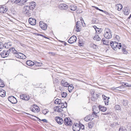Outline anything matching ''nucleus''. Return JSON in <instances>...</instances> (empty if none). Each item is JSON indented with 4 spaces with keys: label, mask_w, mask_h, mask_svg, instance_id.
Masks as SVG:
<instances>
[{
    "label": "nucleus",
    "mask_w": 131,
    "mask_h": 131,
    "mask_svg": "<svg viewBox=\"0 0 131 131\" xmlns=\"http://www.w3.org/2000/svg\"><path fill=\"white\" fill-rule=\"evenodd\" d=\"M122 85L125 87H131V84H129L127 83H123Z\"/></svg>",
    "instance_id": "31"
},
{
    "label": "nucleus",
    "mask_w": 131,
    "mask_h": 131,
    "mask_svg": "<svg viewBox=\"0 0 131 131\" xmlns=\"http://www.w3.org/2000/svg\"><path fill=\"white\" fill-rule=\"evenodd\" d=\"M109 98H108V99L106 100H105V101H104L105 104L106 105H107L108 104V102H109V101L108 100V99Z\"/></svg>",
    "instance_id": "49"
},
{
    "label": "nucleus",
    "mask_w": 131,
    "mask_h": 131,
    "mask_svg": "<svg viewBox=\"0 0 131 131\" xmlns=\"http://www.w3.org/2000/svg\"><path fill=\"white\" fill-rule=\"evenodd\" d=\"M49 112V111L48 110L45 109L42 110V113L44 114L45 115Z\"/></svg>",
    "instance_id": "39"
},
{
    "label": "nucleus",
    "mask_w": 131,
    "mask_h": 131,
    "mask_svg": "<svg viewBox=\"0 0 131 131\" xmlns=\"http://www.w3.org/2000/svg\"><path fill=\"white\" fill-rule=\"evenodd\" d=\"M92 110L93 113L95 115H96L100 111L99 106L95 107L94 108L93 107Z\"/></svg>",
    "instance_id": "14"
},
{
    "label": "nucleus",
    "mask_w": 131,
    "mask_h": 131,
    "mask_svg": "<svg viewBox=\"0 0 131 131\" xmlns=\"http://www.w3.org/2000/svg\"><path fill=\"white\" fill-rule=\"evenodd\" d=\"M66 82L64 80H62L61 81V85L63 86V84H64V83Z\"/></svg>",
    "instance_id": "60"
},
{
    "label": "nucleus",
    "mask_w": 131,
    "mask_h": 131,
    "mask_svg": "<svg viewBox=\"0 0 131 131\" xmlns=\"http://www.w3.org/2000/svg\"><path fill=\"white\" fill-rule=\"evenodd\" d=\"M6 92L5 91H0V96L2 97H4L5 96Z\"/></svg>",
    "instance_id": "26"
},
{
    "label": "nucleus",
    "mask_w": 131,
    "mask_h": 131,
    "mask_svg": "<svg viewBox=\"0 0 131 131\" xmlns=\"http://www.w3.org/2000/svg\"><path fill=\"white\" fill-rule=\"evenodd\" d=\"M41 121L46 123H47V120L45 119H42Z\"/></svg>",
    "instance_id": "64"
},
{
    "label": "nucleus",
    "mask_w": 131,
    "mask_h": 131,
    "mask_svg": "<svg viewBox=\"0 0 131 131\" xmlns=\"http://www.w3.org/2000/svg\"><path fill=\"white\" fill-rule=\"evenodd\" d=\"M118 131H127L126 129L122 127H121L119 129Z\"/></svg>",
    "instance_id": "38"
},
{
    "label": "nucleus",
    "mask_w": 131,
    "mask_h": 131,
    "mask_svg": "<svg viewBox=\"0 0 131 131\" xmlns=\"http://www.w3.org/2000/svg\"><path fill=\"white\" fill-rule=\"evenodd\" d=\"M123 13L125 15H127L129 14L130 12V10L127 7H124L123 9Z\"/></svg>",
    "instance_id": "12"
},
{
    "label": "nucleus",
    "mask_w": 131,
    "mask_h": 131,
    "mask_svg": "<svg viewBox=\"0 0 131 131\" xmlns=\"http://www.w3.org/2000/svg\"><path fill=\"white\" fill-rule=\"evenodd\" d=\"M111 33H109L108 34H105L104 36L106 39H110L112 37Z\"/></svg>",
    "instance_id": "20"
},
{
    "label": "nucleus",
    "mask_w": 131,
    "mask_h": 131,
    "mask_svg": "<svg viewBox=\"0 0 131 131\" xmlns=\"http://www.w3.org/2000/svg\"><path fill=\"white\" fill-rule=\"evenodd\" d=\"M115 38L118 40H119L120 39L119 36L118 35H116L115 37Z\"/></svg>",
    "instance_id": "61"
},
{
    "label": "nucleus",
    "mask_w": 131,
    "mask_h": 131,
    "mask_svg": "<svg viewBox=\"0 0 131 131\" xmlns=\"http://www.w3.org/2000/svg\"><path fill=\"white\" fill-rule=\"evenodd\" d=\"M30 12V11L25 12V14L27 16L30 17L31 16V13Z\"/></svg>",
    "instance_id": "46"
},
{
    "label": "nucleus",
    "mask_w": 131,
    "mask_h": 131,
    "mask_svg": "<svg viewBox=\"0 0 131 131\" xmlns=\"http://www.w3.org/2000/svg\"><path fill=\"white\" fill-rule=\"evenodd\" d=\"M68 88V90L69 89L70 90H72L74 88V86L73 84H71L70 85H69Z\"/></svg>",
    "instance_id": "33"
},
{
    "label": "nucleus",
    "mask_w": 131,
    "mask_h": 131,
    "mask_svg": "<svg viewBox=\"0 0 131 131\" xmlns=\"http://www.w3.org/2000/svg\"><path fill=\"white\" fill-rule=\"evenodd\" d=\"M91 94L92 95L93 97H95V95L96 97H97V95H98L97 94H96L93 91H92V92H91Z\"/></svg>",
    "instance_id": "40"
},
{
    "label": "nucleus",
    "mask_w": 131,
    "mask_h": 131,
    "mask_svg": "<svg viewBox=\"0 0 131 131\" xmlns=\"http://www.w3.org/2000/svg\"><path fill=\"white\" fill-rule=\"evenodd\" d=\"M64 124L67 125H71L72 123L71 119L67 118H65L64 120Z\"/></svg>",
    "instance_id": "4"
},
{
    "label": "nucleus",
    "mask_w": 131,
    "mask_h": 131,
    "mask_svg": "<svg viewBox=\"0 0 131 131\" xmlns=\"http://www.w3.org/2000/svg\"><path fill=\"white\" fill-rule=\"evenodd\" d=\"M8 100L12 104H15L17 102L16 99L14 96H12L9 97H8Z\"/></svg>",
    "instance_id": "5"
},
{
    "label": "nucleus",
    "mask_w": 131,
    "mask_h": 131,
    "mask_svg": "<svg viewBox=\"0 0 131 131\" xmlns=\"http://www.w3.org/2000/svg\"><path fill=\"white\" fill-rule=\"evenodd\" d=\"M19 54H20V57H19V58L24 59L26 58V56L24 54L20 53H19Z\"/></svg>",
    "instance_id": "30"
},
{
    "label": "nucleus",
    "mask_w": 131,
    "mask_h": 131,
    "mask_svg": "<svg viewBox=\"0 0 131 131\" xmlns=\"http://www.w3.org/2000/svg\"><path fill=\"white\" fill-rule=\"evenodd\" d=\"M93 122H89L88 124V126L90 128H91L93 126Z\"/></svg>",
    "instance_id": "35"
},
{
    "label": "nucleus",
    "mask_w": 131,
    "mask_h": 131,
    "mask_svg": "<svg viewBox=\"0 0 131 131\" xmlns=\"http://www.w3.org/2000/svg\"><path fill=\"white\" fill-rule=\"evenodd\" d=\"M9 50L10 51H10H12V52L14 54H15V55H16V53H17V51L15 50V48H10L9 49Z\"/></svg>",
    "instance_id": "29"
},
{
    "label": "nucleus",
    "mask_w": 131,
    "mask_h": 131,
    "mask_svg": "<svg viewBox=\"0 0 131 131\" xmlns=\"http://www.w3.org/2000/svg\"><path fill=\"white\" fill-rule=\"evenodd\" d=\"M25 96V95L24 94L21 95H20V98L23 100H24V99H25L24 97Z\"/></svg>",
    "instance_id": "53"
},
{
    "label": "nucleus",
    "mask_w": 131,
    "mask_h": 131,
    "mask_svg": "<svg viewBox=\"0 0 131 131\" xmlns=\"http://www.w3.org/2000/svg\"><path fill=\"white\" fill-rule=\"evenodd\" d=\"M11 1L13 3H15L16 4H18L21 1V0H11Z\"/></svg>",
    "instance_id": "34"
},
{
    "label": "nucleus",
    "mask_w": 131,
    "mask_h": 131,
    "mask_svg": "<svg viewBox=\"0 0 131 131\" xmlns=\"http://www.w3.org/2000/svg\"><path fill=\"white\" fill-rule=\"evenodd\" d=\"M122 51L123 52V53L125 54H127L128 53V52L127 50L125 48H123L122 50Z\"/></svg>",
    "instance_id": "37"
},
{
    "label": "nucleus",
    "mask_w": 131,
    "mask_h": 131,
    "mask_svg": "<svg viewBox=\"0 0 131 131\" xmlns=\"http://www.w3.org/2000/svg\"><path fill=\"white\" fill-rule=\"evenodd\" d=\"M20 53H17L16 54V55H15V56L17 57V58H19L20 57V54H19Z\"/></svg>",
    "instance_id": "59"
},
{
    "label": "nucleus",
    "mask_w": 131,
    "mask_h": 131,
    "mask_svg": "<svg viewBox=\"0 0 131 131\" xmlns=\"http://www.w3.org/2000/svg\"><path fill=\"white\" fill-rule=\"evenodd\" d=\"M58 106H56L54 109V111H57L58 112Z\"/></svg>",
    "instance_id": "63"
},
{
    "label": "nucleus",
    "mask_w": 131,
    "mask_h": 131,
    "mask_svg": "<svg viewBox=\"0 0 131 131\" xmlns=\"http://www.w3.org/2000/svg\"><path fill=\"white\" fill-rule=\"evenodd\" d=\"M115 108L116 110H119L120 109V106L119 105H116L115 106Z\"/></svg>",
    "instance_id": "43"
},
{
    "label": "nucleus",
    "mask_w": 131,
    "mask_h": 131,
    "mask_svg": "<svg viewBox=\"0 0 131 131\" xmlns=\"http://www.w3.org/2000/svg\"><path fill=\"white\" fill-rule=\"evenodd\" d=\"M76 30L77 32H80V28H79V27L76 26L75 27Z\"/></svg>",
    "instance_id": "54"
},
{
    "label": "nucleus",
    "mask_w": 131,
    "mask_h": 131,
    "mask_svg": "<svg viewBox=\"0 0 131 131\" xmlns=\"http://www.w3.org/2000/svg\"><path fill=\"white\" fill-rule=\"evenodd\" d=\"M29 97L28 95H25V96L24 97V100L26 101H28L29 99Z\"/></svg>",
    "instance_id": "44"
},
{
    "label": "nucleus",
    "mask_w": 131,
    "mask_h": 131,
    "mask_svg": "<svg viewBox=\"0 0 131 131\" xmlns=\"http://www.w3.org/2000/svg\"><path fill=\"white\" fill-rule=\"evenodd\" d=\"M60 106H58V112L60 113L62 112V110L60 107Z\"/></svg>",
    "instance_id": "51"
},
{
    "label": "nucleus",
    "mask_w": 131,
    "mask_h": 131,
    "mask_svg": "<svg viewBox=\"0 0 131 131\" xmlns=\"http://www.w3.org/2000/svg\"><path fill=\"white\" fill-rule=\"evenodd\" d=\"M34 64L37 66L39 67L41 66L42 63L40 62H38L36 61H34Z\"/></svg>",
    "instance_id": "28"
},
{
    "label": "nucleus",
    "mask_w": 131,
    "mask_h": 131,
    "mask_svg": "<svg viewBox=\"0 0 131 131\" xmlns=\"http://www.w3.org/2000/svg\"><path fill=\"white\" fill-rule=\"evenodd\" d=\"M69 84L67 82H66L64 83V84H63V86L65 87H68L69 86Z\"/></svg>",
    "instance_id": "50"
},
{
    "label": "nucleus",
    "mask_w": 131,
    "mask_h": 131,
    "mask_svg": "<svg viewBox=\"0 0 131 131\" xmlns=\"http://www.w3.org/2000/svg\"><path fill=\"white\" fill-rule=\"evenodd\" d=\"M70 8L72 11H74L76 10L77 7L75 5H72L70 6Z\"/></svg>",
    "instance_id": "25"
},
{
    "label": "nucleus",
    "mask_w": 131,
    "mask_h": 131,
    "mask_svg": "<svg viewBox=\"0 0 131 131\" xmlns=\"http://www.w3.org/2000/svg\"><path fill=\"white\" fill-rule=\"evenodd\" d=\"M80 126V128H81L82 129H84V125L81 124L80 123L79 124Z\"/></svg>",
    "instance_id": "47"
},
{
    "label": "nucleus",
    "mask_w": 131,
    "mask_h": 131,
    "mask_svg": "<svg viewBox=\"0 0 131 131\" xmlns=\"http://www.w3.org/2000/svg\"><path fill=\"white\" fill-rule=\"evenodd\" d=\"M93 39L94 40L97 41H99L101 40V38L98 35H96L93 37Z\"/></svg>",
    "instance_id": "24"
},
{
    "label": "nucleus",
    "mask_w": 131,
    "mask_h": 131,
    "mask_svg": "<svg viewBox=\"0 0 131 131\" xmlns=\"http://www.w3.org/2000/svg\"><path fill=\"white\" fill-rule=\"evenodd\" d=\"M27 114L30 115H31L32 116H34L35 117H36L39 120V121H41V119H40L39 118L37 117L36 116L34 115H33L32 114Z\"/></svg>",
    "instance_id": "52"
},
{
    "label": "nucleus",
    "mask_w": 131,
    "mask_h": 131,
    "mask_svg": "<svg viewBox=\"0 0 131 131\" xmlns=\"http://www.w3.org/2000/svg\"><path fill=\"white\" fill-rule=\"evenodd\" d=\"M26 63L28 66H32L34 64V61H32L30 60H28L27 61Z\"/></svg>",
    "instance_id": "18"
},
{
    "label": "nucleus",
    "mask_w": 131,
    "mask_h": 131,
    "mask_svg": "<svg viewBox=\"0 0 131 131\" xmlns=\"http://www.w3.org/2000/svg\"><path fill=\"white\" fill-rule=\"evenodd\" d=\"M4 44L0 41V49H2L4 47Z\"/></svg>",
    "instance_id": "48"
},
{
    "label": "nucleus",
    "mask_w": 131,
    "mask_h": 131,
    "mask_svg": "<svg viewBox=\"0 0 131 131\" xmlns=\"http://www.w3.org/2000/svg\"><path fill=\"white\" fill-rule=\"evenodd\" d=\"M64 103H62L60 104V107L62 108H66L67 106V104L66 102H65Z\"/></svg>",
    "instance_id": "23"
},
{
    "label": "nucleus",
    "mask_w": 131,
    "mask_h": 131,
    "mask_svg": "<svg viewBox=\"0 0 131 131\" xmlns=\"http://www.w3.org/2000/svg\"><path fill=\"white\" fill-rule=\"evenodd\" d=\"M102 41L103 42V44L105 45H107L108 42L105 40V39L103 38L102 40Z\"/></svg>",
    "instance_id": "36"
},
{
    "label": "nucleus",
    "mask_w": 131,
    "mask_h": 131,
    "mask_svg": "<svg viewBox=\"0 0 131 131\" xmlns=\"http://www.w3.org/2000/svg\"><path fill=\"white\" fill-rule=\"evenodd\" d=\"M95 31L96 32H97V31H98L99 33L101 32L100 28H96V29L95 30Z\"/></svg>",
    "instance_id": "56"
},
{
    "label": "nucleus",
    "mask_w": 131,
    "mask_h": 131,
    "mask_svg": "<svg viewBox=\"0 0 131 131\" xmlns=\"http://www.w3.org/2000/svg\"><path fill=\"white\" fill-rule=\"evenodd\" d=\"M36 6V3L34 2H31L29 3V5L28 6L30 8V10H32L35 8Z\"/></svg>",
    "instance_id": "13"
},
{
    "label": "nucleus",
    "mask_w": 131,
    "mask_h": 131,
    "mask_svg": "<svg viewBox=\"0 0 131 131\" xmlns=\"http://www.w3.org/2000/svg\"><path fill=\"white\" fill-rule=\"evenodd\" d=\"M28 21L29 23L32 25H35L36 23V20L35 19L32 18H29L28 19Z\"/></svg>",
    "instance_id": "11"
},
{
    "label": "nucleus",
    "mask_w": 131,
    "mask_h": 131,
    "mask_svg": "<svg viewBox=\"0 0 131 131\" xmlns=\"http://www.w3.org/2000/svg\"><path fill=\"white\" fill-rule=\"evenodd\" d=\"M5 86L4 83L3 82H1L0 83V87L3 88Z\"/></svg>",
    "instance_id": "55"
},
{
    "label": "nucleus",
    "mask_w": 131,
    "mask_h": 131,
    "mask_svg": "<svg viewBox=\"0 0 131 131\" xmlns=\"http://www.w3.org/2000/svg\"><path fill=\"white\" fill-rule=\"evenodd\" d=\"M54 119L57 123L60 125L62 124L63 122L62 119L59 116L55 117Z\"/></svg>",
    "instance_id": "9"
},
{
    "label": "nucleus",
    "mask_w": 131,
    "mask_h": 131,
    "mask_svg": "<svg viewBox=\"0 0 131 131\" xmlns=\"http://www.w3.org/2000/svg\"><path fill=\"white\" fill-rule=\"evenodd\" d=\"M30 110L34 113H37L39 111V108L36 105H34L30 108Z\"/></svg>",
    "instance_id": "2"
},
{
    "label": "nucleus",
    "mask_w": 131,
    "mask_h": 131,
    "mask_svg": "<svg viewBox=\"0 0 131 131\" xmlns=\"http://www.w3.org/2000/svg\"><path fill=\"white\" fill-rule=\"evenodd\" d=\"M92 116V115H89L84 118V120L86 122H88V121H91L92 119H93V118H91Z\"/></svg>",
    "instance_id": "16"
},
{
    "label": "nucleus",
    "mask_w": 131,
    "mask_h": 131,
    "mask_svg": "<svg viewBox=\"0 0 131 131\" xmlns=\"http://www.w3.org/2000/svg\"><path fill=\"white\" fill-rule=\"evenodd\" d=\"M54 103L56 104H58L60 105L61 103V99H56L54 101Z\"/></svg>",
    "instance_id": "27"
},
{
    "label": "nucleus",
    "mask_w": 131,
    "mask_h": 131,
    "mask_svg": "<svg viewBox=\"0 0 131 131\" xmlns=\"http://www.w3.org/2000/svg\"><path fill=\"white\" fill-rule=\"evenodd\" d=\"M7 10V9L5 6L0 7V12L1 13H4L6 12Z\"/></svg>",
    "instance_id": "15"
},
{
    "label": "nucleus",
    "mask_w": 131,
    "mask_h": 131,
    "mask_svg": "<svg viewBox=\"0 0 131 131\" xmlns=\"http://www.w3.org/2000/svg\"><path fill=\"white\" fill-rule=\"evenodd\" d=\"M80 21H77L76 22V26L78 27L80 26Z\"/></svg>",
    "instance_id": "57"
},
{
    "label": "nucleus",
    "mask_w": 131,
    "mask_h": 131,
    "mask_svg": "<svg viewBox=\"0 0 131 131\" xmlns=\"http://www.w3.org/2000/svg\"><path fill=\"white\" fill-rule=\"evenodd\" d=\"M77 40L76 37L74 36H73L71 37L68 41V42L70 43H72L75 42Z\"/></svg>",
    "instance_id": "8"
},
{
    "label": "nucleus",
    "mask_w": 131,
    "mask_h": 131,
    "mask_svg": "<svg viewBox=\"0 0 131 131\" xmlns=\"http://www.w3.org/2000/svg\"><path fill=\"white\" fill-rule=\"evenodd\" d=\"M90 46L94 49H96L97 46L94 44H91L90 45Z\"/></svg>",
    "instance_id": "45"
},
{
    "label": "nucleus",
    "mask_w": 131,
    "mask_h": 131,
    "mask_svg": "<svg viewBox=\"0 0 131 131\" xmlns=\"http://www.w3.org/2000/svg\"><path fill=\"white\" fill-rule=\"evenodd\" d=\"M59 7L61 9L65 10L68 8V6L66 4H60Z\"/></svg>",
    "instance_id": "10"
},
{
    "label": "nucleus",
    "mask_w": 131,
    "mask_h": 131,
    "mask_svg": "<svg viewBox=\"0 0 131 131\" xmlns=\"http://www.w3.org/2000/svg\"><path fill=\"white\" fill-rule=\"evenodd\" d=\"M99 107L100 108V111L102 112H104L106 110L107 108L106 107L102 106L101 105H99Z\"/></svg>",
    "instance_id": "22"
},
{
    "label": "nucleus",
    "mask_w": 131,
    "mask_h": 131,
    "mask_svg": "<svg viewBox=\"0 0 131 131\" xmlns=\"http://www.w3.org/2000/svg\"><path fill=\"white\" fill-rule=\"evenodd\" d=\"M94 7H95V8L96 9H97V10H100V11H101V12H104V10H102V9H99L97 7H95V6H94Z\"/></svg>",
    "instance_id": "58"
},
{
    "label": "nucleus",
    "mask_w": 131,
    "mask_h": 131,
    "mask_svg": "<svg viewBox=\"0 0 131 131\" xmlns=\"http://www.w3.org/2000/svg\"><path fill=\"white\" fill-rule=\"evenodd\" d=\"M119 45H116L115 44H114L112 43V42H110V45L112 48L113 49L115 50H117V48H118L119 49L121 48V47H122L121 44V43H119Z\"/></svg>",
    "instance_id": "1"
},
{
    "label": "nucleus",
    "mask_w": 131,
    "mask_h": 131,
    "mask_svg": "<svg viewBox=\"0 0 131 131\" xmlns=\"http://www.w3.org/2000/svg\"><path fill=\"white\" fill-rule=\"evenodd\" d=\"M105 34H108L109 33H111L110 30L108 28H105Z\"/></svg>",
    "instance_id": "32"
},
{
    "label": "nucleus",
    "mask_w": 131,
    "mask_h": 131,
    "mask_svg": "<svg viewBox=\"0 0 131 131\" xmlns=\"http://www.w3.org/2000/svg\"><path fill=\"white\" fill-rule=\"evenodd\" d=\"M23 10L25 12H30V10H31L30 8L28 5L24 6L23 8Z\"/></svg>",
    "instance_id": "19"
},
{
    "label": "nucleus",
    "mask_w": 131,
    "mask_h": 131,
    "mask_svg": "<svg viewBox=\"0 0 131 131\" xmlns=\"http://www.w3.org/2000/svg\"><path fill=\"white\" fill-rule=\"evenodd\" d=\"M122 103H123V105L125 106H126L128 104V101L127 100H123Z\"/></svg>",
    "instance_id": "42"
},
{
    "label": "nucleus",
    "mask_w": 131,
    "mask_h": 131,
    "mask_svg": "<svg viewBox=\"0 0 131 131\" xmlns=\"http://www.w3.org/2000/svg\"><path fill=\"white\" fill-rule=\"evenodd\" d=\"M80 20H81V23L82 24V25H83V23H84V20H83V19L82 18H81Z\"/></svg>",
    "instance_id": "62"
},
{
    "label": "nucleus",
    "mask_w": 131,
    "mask_h": 131,
    "mask_svg": "<svg viewBox=\"0 0 131 131\" xmlns=\"http://www.w3.org/2000/svg\"><path fill=\"white\" fill-rule=\"evenodd\" d=\"M10 52V51L4 50L2 52H1L0 55L1 57L4 58L7 57L9 55Z\"/></svg>",
    "instance_id": "3"
},
{
    "label": "nucleus",
    "mask_w": 131,
    "mask_h": 131,
    "mask_svg": "<svg viewBox=\"0 0 131 131\" xmlns=\"http://www.w3.org/2000/svg\"><path fill=\"white\" fill-rule=\"evenodd\" d=\"M116 6L118 8L117 10L118 11L121 10L123 8L122 5L120 4H117L116 5Z\"/></svg>",
    "instance_id": "21"
},
{
    "label": "nucleus",
    "mask_w": 131,
    "mask_h": 131,
    "mask_svg": "<svg viewBox=\"0 0 131 131\" xmlns=\"http://www.w3.org/2000/svg\"><path fill=\"white\" fill-rule=\"evenodd\" d=\"M12 46V44L11 42H8L7 43H5L4 44V47L6 48H10Z\"/></svg>",
    "instance_id": "17"
},
{
    "label": "nucleus",
    "mask_w": 131,
    "mask_h": 131,
    "mask_svg": "<svg viewBox=\"0 0 131 131\" xmlns=\"http://www.w3.org/2000/svg\"><path fill=\"white\" fill-rule=\"evenodd\" d=\"M39 26L43 30H45L47 29V24L45 23L42 21H40Z\"/></svg>",
    "instance_id": "6"
},
{
    "label": "nucleus",
    "mask_w": 131,
    "mask_h": 131,
    "mask_svg": "<svg viewBox=\"0 0 131 131\" xmlns=\"http://www.w3.org/2000/svg\"><path fill=\"white\" fill-rule=\"evenodd\" d=\"M80 129L79 124L76 123L74 124L73 125L72 129L74 131H79Z\"/></svg>",
    "instance_id": "7"
},
{
    "label": "nucleus",
    "mask_w": 131,
    "mask_h": 131,
    "mask_svg": "<svg viewBox=\"0 0 131 131\" xmlns=\"http://www.w3.org/2000/svg\"><path fill=\"white\" fill-rule=\"evenodd\" d=\"M67 93L66 92H63L62 94V97H65L67 95Z\"/></svg>",
    "instance_id": "41"
}]
</instances>
